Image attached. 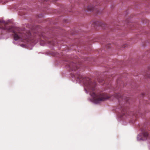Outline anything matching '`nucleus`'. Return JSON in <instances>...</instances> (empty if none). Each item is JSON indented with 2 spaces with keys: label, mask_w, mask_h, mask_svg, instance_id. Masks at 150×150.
I'll return each mask as SVG.
<instances>
[{
  "label": "nucleus",
  "mask_w": 150,
  "mask_h": 150,
  "mask_svg": "<svg viewBox=\"0 0 150 150\" xmlns=\"http://www.w3.org/2000/svg\"><path fill=\"white\" fill-rule=\"evenodd\" d=\"M96 86L95 83H93L90 80L88 79L84 83V90L86 93H89L91 98L89 100L94 104H98L102 101L108 99L105 95L103 94H96L92 91L95 89Z\"/></svg>",
  "instance_id": "obj_1"
},
{
  "label": "nucleus",
  "mask_w": 150,
  "mask_h": 150,
  "mask_svg": "<svg viewBox=\"0 0 150 150\" xmlns=\"http://www.w3.org/2000/svg\"><path fill=\"white\" fill-rule=\"evenodd\" d=\"M148 135V134L146 132L139 134L137 137V141L140 142L145 140Z\"/></svg>",
  "instance_id": "obj_2"
},
{
  "label": "nucleus",
  "mask_w": 150,
  "mask_h": 150,
  "mask_svg": "<svg viewBox=\"0 0 150 150\" xmlns=\"http://www.w3.org/2000/svg\"><path fill=\"white\" fill-rule=\"evenodd\" d=\"M92 24L94 26H102L104 24L101 22L98 21H93L92 22Z\"/></svg>",
  "instance_id": "obj_3"
},
{
  "label": "nucleus",
  "mask_w": 150,
  "mask_h": 150,
  "mask_svg": "<svg viewBox=\"0 0 150 150\" xmlns=\"http://www.w3.org/2000/svg\"><path fill=\"white\" fill-rule=\"evenodd\" d=\"M94 6L93 4H90L86 7V8L88 11H91L93 10Z\"/></svg>",
  "instance_id": "obj_4"
},
{
  "label": "nucleus",
  "mask_w": 150,
  "mask_h": 150,
  "mask_svg": "<svg viewBox=\"0 0 150 150\" xmlns=\"http://www.w3.org/2000/svg\"><path fill=\"white\" fill-rule=\"evenodd\" d=\"M20 38V37L17 34H15L14 37V38L15 40H19Z\"/></svg>",
  "instance_id": "obj_5"
},
{
  "label": "nucleus",
  "mask_w": 150,
  "mask_h": 150,
  "mask_svg": "<svg viewBox=\"0 0 150 150\" xmlns=\"http://www.w3.org/2000/svg\"><path fill=\"white\" fill-rule=\"evenodd\" d=\"M21 46L22 47H25V45H23V44H22V45H21Z\"/></svg>",
  "instance_id": "obj_6"
},
{
  "label": "nucleus",
  "mask_w": 150,
  "mask_h": 150,
  "mask_svg": "<svg viewBox=\"0 0 150 150\" xmlns=\"http://www.w3.org/2000/svg\"><path fill=\"white\" fill-rule=\"evenodd\" d=\"M149 149H150V147H149Z\"/></svg>",
  "instance_id": "obj_7"
}]
</instances>
